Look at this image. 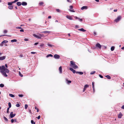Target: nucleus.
I'll use <instances>...</instances> for the list:
<instances>
[{"instance_id": "nucleus-10", "label": "nucleus", "mask_w": 124, "mask_h": 124, "mask_svg": "<svg viewBox=\"0 0 124 124\" xmlns=\"http://www.w3.org/2000/svg\"><path fill=\"white\" fill-rule=\"evenodd\" d=\"M33 36L34 37L37 39H40V38L39 37L38 35H37L35 34H33Z\"/></svg>"}, {"instance_id": "nucleus-47", "label": "nucleus", "mask_w": 124, "mask_h": 124, "mask_svg": "<svg viewBox=\"0 0 124 124\" xmlns=\"http://www.w3.org/2000/svg\"><path fill=\"white\" fill-rule=\"evenodd\" d=\"M69 10L70 11H71V12H75V11H74L73 9H72V10L69 9Z\"/></svg>"}, {"instance_id": "nucleus-54", "label": "nucleus", "mask_w": 124, "mask_h": 124, "mask_svg": "<svg viewBox=\"0 0 124 124\" xmlns=\"http://www.w3.org/2000/svg\"><path fill=\"white\" fill-rule=\"evenodd\" d=\"M73 8V7L72 6H70V9H72Z\"/></svg>"}, {"instance_id": "nucleus-15", "label": "nucleus", "mask_w": 124, "mask_h": 124, "mask_svg": "<svg viewBox=\"0 0 124 124\" xmlns=\"http://www.w3.org/2000/svg\"><path fill=\"white\" fill-rule=\"evenodd\" d=\"M87 8V7L86 6H83L81 8V9L82 10L85 9H86Z\"/></svg>"}, {"instance_id": "nucleus-3", "label": "nucleus", "mask_w": 124, "mask_h": 124, "mask_svg": "<svg viewBox=\"0 0 124 124\" xmlns=\"http://www.w3.org/2000/svg\"><path fill=\"white\" fill-rule=\"evenodd\" d=\"M121 17L120 16H118L116 19L115 20V21L116 23L119 22L121 19Z\"/></svg>"}, {"instance_id": "nucleus-6", "label": "nucleus", "mask_w": 124, "mask_h": 124, "mask_svg": "<svg viewBox=\"0 0 124 124\" xmlns=\"http://www.w3.org/2000/svg\"><path fill=\"white\" fill-rule=\"evenodd\" d=\"M54 58L56 59H59L60 58V56L57 54H55L54 56Z\"/></svg>"}, {"instance_id": "nucleus-35", "label": "nucleus", "mask_w": 124, "mask_h": 124, "mask_svg": "<svg viewBox=\"0 0 124 124\" xmlns=\"http://www.w3.org/2000/svg\"><path fill=\"white\" fill-rule=\"evenodd\" d=\"M4 86V85L2 84H0V87H3Z\"/></svg>"}, {"instance_id": "nucleus-5", "label": "nucleus", "mask_w": 124, "mask_h": 124, "mask_svg": "<svg viewBox=\"0 0 124 124\" xmlns=\"http://www.w3.org/2000/svg\"><path fill=\"white\" fill-rule=\"evenodd\" d=\"M16 114H13V112H11L10 114V117L11 118H12L14 117L16 115Z\"/></svg>"}, {"instance_id": "nucleus-45", "label": "nucleus", "mask_w": 124, "mask_h": 124, "mask_svg": "<svg viewBox=\"0 0 124 124\" xmlns=\"http://www.w3.org/2000/svg\"><path fill=\"white\" fill-rule=\"evenodd\" d=\"M7 31L6 30H4V31L3 32L4 33H7Z\"/></svg>"}, {"instance_id": "nucleus-27", "label": "nucleus", "mask_w": 124, "mask_h": 124, "mask_svg": "<svg viewBox=\"0 0 124 124\" xmlns=\"http://www.w3.org/2000/svg\"><path fill=\"white\" fill-rule=\"evenodd\" d=\"M9 9H12L13 8V6H12L9 5L8 7Z\"/></svg>"}, {"instance_id": "nucleus-36", "label": "nucleus", "mask_w": 124, "mask_h": 124, "mask_svg": "<svg viewBox=\"0 0 124 124\" xmlns=\"http://www.w3.org/2000/svg\"><path fill=\"white\" fill-rule=\"evenodd\" d=\"M89 86V85H85L84 86V87L86 88H87Z\"/></svg>"}, {"instance_id": "nucleus-17", "label": "nucleus", "mask_w": 124, "mask_h": 124, "mask_svg": "<svg viewBox=\"0 0 124 124\" xmlns=\"http://www.w3.org/2000/svg\"><path fill=\"white\" fill-rule=\"evenodd\" d=\"M66 81H67V82H66V83L67 84H69L71 82V81L70 80H68V79H66Z\"/></svg>"}, {"instance_id": "nucleus-11", "label": "nucleus", "mask_w": 124, "mask_h": 124, "mask_svg": "<svg viewBox=\"0 0 124 124\" xmlns=\"http://www.w3.org/2000/svg\"><path fill=\"white\" fill-rule=\"evenodd\" d=\"M66 17L67 19L70 20H72V17L70 16L67 15L66 16Z\"/></svg>"}, {"instance_id": "nucleus-38", "label": "nucleus", "mask_w": 124, "mask_h": 124, "mask_svg": "<svg viewBox=\"0 0 124 124\" xmlns=\"http://www.w3.org/2000/svg\"><path fill=\"white\" fill-rule=\"evenodd\" d=\"M47 45L48 46L50 47H52L53 46H54L53 45H52L51 44L49 43Z\"/></svg>"}, {"instance_id": "nucleus-16", "label": "nucleus", "mask_w": 124, "mask_h": 124, "mask_svg": "<svg viewBox=\"0 0 124 124\" xmlns=\"http://www.w3.org/2000/svg\"><path fill=\"white\" fill-rule=\"evenodd\" d=\"M22 5L23 6H25L27 5V3L25 2H22L21 3Z\"/></svg>"}, {"instance_id": "nucleus-56", "label": "nucleus", "mask_w": 124, "mask_h": 124, "mask_svg": "<svg viewBox=\"0 0 124 124\" xmlns=\"http://www.w3.org/2000/svg\"><path fill=\"white\" fill-rule=\"evenodd\" d=\"M24 40L25 41H27L28 40V39H24Z\"/></svg>"}, {"instance_id": "nucleus-62", "label": "nucleus", "mask_w": 124, "mask_h": 124, "mask_svg": "<svg viewBox=\"0 0 124 124\" xmlns=\"http://www.w3.org/2000/svg\"><path fill=\"white\" fill-rule=\"evenodd\" d=\"M5 66L6 68H7L8 67L7 65L6 64H5Z\"/></svg>"}, {"instance_id": "nucleus-21", "label": "nucleus", "mask_w": 124, "mask_h": 124, "mask_svg": "<svg viewBox=\"0 0 124 124\" xmlns=\"http://www.w3.org/2000/svg\"><path fill=\"white\" fill-rule=\"evenodd\" d=\"M51 32L50 31H44L43 32H42V33H50Z\"/></svg>"}, {"instance_id": "nucleus-51", "label": "nucleus", "mask_w": 124, "mask_h": 124, "mask_svg": "<svg viewBox=\"0 0 124 124\" xmlns=\"http://www.w3.org/2000/svg\"><path fill=\"white\" fill-rule=\"evenodd\" d=\"M11 121L12 123H13L14 121V120L13 119H12L11 120Z\"/></svg>"}, {"instance_id": "nucleus-52", "label": "nucleus", "mask_w": 124, "mask_h": 124, "mask_svg": "<svg viewBox=\"0 0 124 124\" xmlns=\"http://www.w3.org/2000/svg\"><path fill=\"white\" fill-rule=\"evenodd\" d=\"M67 1L68 2L70 3H71V0H67Z\"/></svg>"}, {"instance_id": "nucleus-19", "label": "nucleus", "mask_w": 124, "mask_h": 124, "mask_svg": "<svg viewBox=\"0 0 124 124\" xmlns=\"http://www.w3.org/2000/svg\"><path fill=\"white\" fill-rule=\"evenodd\" d=\"M122 114L120 112L119 114L118 117L119 118H121L122 117Z\"/></svg>"}, {"instance_id": "nucleus-31", "label": "nucleus", "mask_w": 124, "mask_h": 124, "mask_svg": "<svg viewBox=\"0 0 124 124\" xmlns=\"http://www.w3.org/2000/svg\"><path fill=\"white\" fill-rule=\"evenodd\" d=\"M9 95L10 96L12 97H13L15 96V95H14L11 94H9Z\"/></svg>"}, {"instance_id": "nucleus-46", "label": "nucleus", "mask_w": 124, "mask_h": 124, "mask_svg": "<svg viewBox=\"0 0 124 124\" xmlns=\"http://www.w3.org/2000/svg\"><path fill=\"white\" fill-rule=\"evenodd\" d=\"M92 87L94 88V82H92Z\"/></svg>"}, {"instance_id": "nucleus-12", "label": "nucleus", "mask_w": 124, "mask_h": 124, "mask_svg": "<svg viewBox=\"0 0 124 124\" xmlns=\"http://www.w3.org/2000/svg\"><path fill=\"white\" fill-rule=\"evenodd\" d=\"M39 5L40 6H44L45 5L44 3L43 2H41L39 3Z\"/></svg>"}, {"instance_id": "nucleus-34", "label": "nucleus", "mask_w": 124, "mask_h": 124, "mask_svg": "<svg viewBox=\"0 0 124 124\" xmlns=\"http://www.w3.org/2000/svg\"><path fill=\"white\" fill-rule=\"evenodd\" d=\"M8 105L9 106L8 108H10L11 106V103L10 102H9L8 103Z\"/></svg>"}, {"instance_id": "nucleus-37", "label": "nucleus", "mask_w": 124, "mask_h": 124, "mask_svg": "<svg viewBox=\"0 0 124 124\" xmlns=\"http://www.w3.org/2000/svg\"><path fill=\"white\" fill-rule=\"evenodd\" d=\"M19 75L21 77H23V75L21 74V73L20 71H19Z\"/></svg>"}, {"instance_id": "nucleus-26", "label": "nucleus", "mask_w": 124, "mask_h": 124, "mask_svg": "<svg viewBox=\"0 0 124 124\" xmlns=\"http://www.w3.org/2000/svg\"><path fill=\"white\" fill-rule=\"evenodd\" d=\"M105 77H106L108 79H110L111 78V77L108 75H107L105 76Z\"/></svg>"}, {"instance_id": "nucleus-23", "label": "nucleus", "mask_w": 124, "mask_h": 124, "mask_svg": "<svg viewBox=\"0 0 124 124\" xmlns=\"http://www.w3.org/2000/svg\"><path fill=\"white\" fill-rule=\"evenodd\" d=\"M8 42V41L7 40H4L2 41L1 42L2 44L6 43Z\"/></svg>"}, {"instance_id": "nucleus-39", "label": "nucleus", "mask_w": 124, "mask_h": 124, "mask_svg": "<svg viewBox=\"0 0 124 124\" xmlns=\"http://www.w3.org/2000/svg\"><path fill=\"white\" fill-rule=\"evenodd\" d=\"M31 122L32 124H35V122H34V121L32 120H31Z\"/></svg>"}, {"instance_id": "nucleus-40", "label": "nucleus", "mask_w": 124, "mask_h": 124, "mask_svg": "<svg viewBox=\"0 0 124 124\" xmlns=\"http://www.w3.org/2000/svg\"><path fill=\"white\" fill-rule=\"evenodd\" d=\"M28 107V105L27 104H25V105L24 108L25 109H26Z\"/></svg>"}, {"instance_id": "nucleus-29", "label": "nucleus", "mask_w": 124, "mask_h": 124, "mask_svg": "<svg viewBox=\"0 0 124 124\" xmlns=\"http://www.w3.org/2000/svg\"><path fill=\"white\" fill-rule=\"evenodd\" d=\"M17 41V40L16 39H14L12 40H11V42H16Z\"/></svg>"}, {"instance_id": "nucleus-50", "label": "nucleus", "mask_w": 124, "mask_h": 124, "mask_svg": "<svg viewBox=\"0 0 124 124\" xmlns=\"http://www.w3.org/2000/svg\"><path fill=\"white\" fill-rule=\"evenodd\" d=\"M39 43L38 42L35 43L34 44V45L35 46H36V45H38Z\"/></svg>"}, {"instance_id": "nucleus-9", "label": "nucleus", "mask_w": 124, "mask_h": 124, "mask_svg": "<svg viewBox=\"0 0 124 124\" xmlns=\"http://www.w3.org/2000/svg\"><path fill=\"white\" fill-rule=\"evenodd\" d=\"M69 69L70 70L72 71L74 73H76V70H75L73 69V68H70Z\"/></svg>"}, {"instance_id": "nucleus-48", "label": "nucleus", "mask_w": 124, "mask_h": 124, "mask_svg": "<svg viewBox=\"0 0 124 124\" xmlns=\"http://www.w3.org/2000/svg\"><path fill=\"white\" fill-rule=\"evenodd\" d=\"M99 76L100 78H102L103 77V76L102 75H101L100 74H99Z\"/></svg>"}, {"instance_id": "nucleus-18", "label": "nucleus", "mask_w": 124, "mask_h": 124, "mask_svg": "<svg viewBox=\"0 0 124 124\" xmlns=\"http://www.w3.org/2000/svg\"><path fill=\"white\" fill-rule=\"evenodd\" d=\"M78 30L79 31H80L83 32H85L86 31V30H84L83 28H81L80 29H78Z\"/></svg>"}, {"instance_id": "nucleus-2", "label": "nucleus", "mask_w": 124, "mask_h": 124, "mask_svg": "<svg viewBox=\"0 0 124 124\" xmlns=\"http://www.w3.org/2000/svg\"><path fill=\"white\" fill-rule=\"evenodd\" d=\"M2 70L7 73H9V70L8 69L6 68L4 65H3L1 67L0 66V70Z\"/></svg>"}, {"instance_id": "nucleus-61", "label": "nucleus", "mask_w": 124, "mask_h": 124, "mask_svg": "<svg viewBox=\"0 0 124 124\" xmlns=\"http://www.w3.org/2000/svg\"><path fill=\"white\" fill-rule=\"evenodd\" d=\"M36 53L35 52H31V54H35Z\"/></svg>"}, {"instance_id": "nucleus-1", "label": "nucleus", "mask_w": 124, "mask_h": 124, "mask_svg": "<svg viewBox=\"0 0 124 124\" xmlns=\"http://www.w3.org/2000/svg\"><path fill=\"white\" fill-rule=\"evenodd\" d=\"M70 66L73 68L74 69H76L78 68V66L76 65L75 62H73L72 61H70Z\"/></svg>"}, {"instance_id": "nucleus-30", "label": "nucleus", "mask_w": 124, "mask_h": 124, "mask_svg": "<svg viewBox=\"0 0 124 124\" xmlns=\"http://www.w3.org/2000/svg\"><path fill=\"white\" fill-rule=\"evenodd\" d=\"M115 49V47L114 46H112L111 47V51H113Z\"/></svg>"}, {"instance_id": "nucleus-59", "label": "nucleus", "mask_w": 124, "mask_h": 124, "mask_svg": "<svg viewBox=\"0 0 124 124\" xmlns=\"http://www.w3.org/2000/svg\"><path fill=\"white\" fill-rule=\"evenodd\" d=\"M23 55L22 54H21L19 55V57L21 58L23 57Z\"/></svg>"}, {"instance_id": "nucleus-4", "label": "nucleus", "mask_w": 124, "mask_h": 124, "mask_svg": "<svg viewBox=\"0 0 124 124\" xmlns=\"http://www.w3.org/2000/svg\"><path fill=\"white\" fill-rule=\"evenodd\" d=\"M0 72L5 77H7L8 76V75L6 74V72L4 71L3 70L0 71Z\"/></svg>"}, {"instance_id": "nucleus-25", "label": "nucleus", "mask_w": 124, "mask_h": 124, "mask_svg": "<svg viewBox=\"0 0 124 124\" xmlns=\"http://www.w3.org/2000/svg\"><path fill=\"white\" fill-rule=\"evenodd\" d=\"M4 120H5V122H8V119H7V118L5 117V116H4Z\"/></svg>"}, {"instance_id": "nucleus-24", "label": "nucleus", "mask_w": 124, "mask_h": 124, "mask_svg": "<svg viewBox=\"0 0 124 124\" xmlns=\"http://www.w3.org/2000/svg\"><path fill=\"white\" fill-rule=\"evenodd\" d=\"M53 56V55L52 54H50L47 55L46 56V57L48 58L49 57H52Z\"/></svg>"}, {"instance_id": "nucleus-13", "label": "nucleus", "mask_w": 124, "mask_h": 124, "mask_svg": "<svg viewBox=\"0 0 124 124\" xmlns=\"http://www.w3.org/2000/svg\"><path fill=\"white\" fill-rule=\"evenodd\" d=\"M6 58V56H3L0 57V60H4Z\"/></svg>"}, {"instance_id": "nucleus-7", "label": "nucleus", "mask_w": 124, "mask_h": 124, "mask_svg": "<svg viewBox=\"0 0 124 124\" xmlns=\"http://www.w3.org/2000/svg\"><path fill=\"white\" fill-rule=\"evenodd\" d=\"M96 47L98 48L99 49H101V45L99 43H97L95 45Z\"/></svg>"}, {"instance_id": "nucleus-44", "label": "nucleus", "mask_w": 124, "mask_h": 124, "mask_svg": "<svg viewBox=\"0 0 124 124\" xmlns=\"http://www.w3.org/2000/svg\"><path fill=\"white\" fill-rule=\"evenodd\" d=\"M16 107H18L20 106V105L19 104H17L16 105Z\"/></svg>"}, {"instance_id": "nucleus-57", "label": "nucleus", "mask_w": 124, "mask_h": 124, "mask_svg": "<svg viewBox=\"0 0 124 124\" xmlns=\"http://www.w3.org/2000/svg\"><path fill=\"white\" fill-rule=\"evenodd\" d=\"M20 31L21 32H23L24 31V30L23 29H21L20 30Z\"/></svg>"}, {"instance_id": "nucleus-53", "label": "nucleus", "mask_w": 124, "mask_h": 124, "mask_svg": "<svg viewBox=\"0 0 124 124\" xmlns=\"http://www.w3.org/2000/svg\"><path fill=\"white\" fill-rule=\"evenodd\" d=\"M44 45V44H42L40 45V46L41 47H42Z\"/></svg>"}, {"instance_id": "nucleus-55", "label": "nucleus", "mask_w": 124, "mask_h": 124, "mask_svg": "<svg viewBox=\"0 0 124 124\" xmlns=\"http://www.w3.org/2000/svg\"><path fill=\"white\" fill-rule=\"evenodd\" d=\"M40 116H39L37 117V119H40Z\"/></svg>"}, {"instance_id": "nucleus-28", "label": "nucleus", "mask_w": 124, "mask_h": 124, "mask_svg": "<svg viewBox=\"0 0 124 124\" xmlns=\"http://www.w3.org/2000/svg\"><path fill=\"white\" fill-rule=\"evenodd\" d=\"M38 34V35L39 36V37L40 38V39L41 38V37H43V34L39 33V34Z\"/></svg>"}, {"instance_id": "nucleus-49", "label": "nucleus", "mask_w": 124, "mask_h": 124, "mask_svg": "<svg viewBox=\"0 0 124 124\" xmlns=\"http://www.w3.org/2000/svg\"><path fill=\"white\" fill-rule=\"evenodd\" d=\"M9 108H8L7 109V113H8L9 112Z\"/></svg>"}, {"instance_id": "nucleus-42", "label": "nucleus", "mask_w": 124, "mask_h": 124, "mask_svg": "<svg viewBox=\"0 0 124 124\" xmlns=\"http://www.w3.org/2000/svg\"><path fill=\"white\" fill-rule=\"evenodd\" d=\"M56 11L58 12H60V10L59 9H56Z\"/></svg>"}, {"instance_id": "nucleus-33", "label": "nucleus", "mask_w": 124, "mask_h": 124, "mask_svg": "<svg viewBox=\"0 0 124 124\" xmlns=\"http://www.w3.org/2000/svg\"><path fill=\"white\" fill-rule=\"evenodd\" d=\"M13 4L12 2H9L8 3V5H11Z\"/></svg>"}, {"instance_id": "nucleus-22", "label": "nucleus", "mask_w": 124, "mask_h": 124, "mask_svg": "<svg viewBox=\"0 0 124 124\" xmlns=\"http://www.w3.org/2000/svg\"><path fill=\"white\" fill-rule=\"evenodd\" d=\"M16 4L18 6H21L22 4L20 2H17Z\"/></svg>"}, {"instance_id": "nucleus-20", "label": "nucleus", "mask_w": 124, "mask_h": 124, "mask_svg": "<svg viewBox=\"0 0 124 124\" xmlns=\"http://www.w3.org/2000/svg\"><path fill=\"white\" fill-rule=\"evenodd\" d=\"M76 73H78L80 75H82L83 74V72L80 71H76Z\"/></svg>"}, {"instance_id": "nucleus-32", "label": "nucleus", "mask_w": 124, "mask_h": 124, "mask_svg": "<svg viewBox=\"0 0 124 124\" xmlns=\"http://www.w3.org/2000/svg\"><path fill=\"white\" fill-rule=\"evenodd\" d=\"M95 72H96L95 71H92L90 72V74L92 75L95 73Z\"/></svg>"}, {"instance_id": "nucleus-63", "label": "nucleus", "mask_w": 124, "mask_h": 124, "mask_svg": "<svg viewBox=\"0 0 124 124\" xmlns=\"http://www.w3.org/2000/svg\"><path fill=\"white\" fill-rule=\"evenodd\" d=\"M93 93H94V91H95V89H94V88H93Z\"/></svg>"}, {"instance_id": "nucleus-8", "label": "nucleus", "mask_w": 124, "mask_h": 124, "mask_svg": "<svg viewBox=\"0 0 124 124\" xmlns=\"http://www.w3.org/2000/svg\"><path fill=\"white\" fill-rule=\"evenodd\" d=\"M74 17L75 18V19H78V20L80 22H82L83 21V19H81L79 18L76 16H74Z\"/></svg>"}, {"instance_id": "nucleus-60", "label": "nucleus", "mask_w": 124, "mask_h": 124, "mask_svg": "<svg viewBox=\"0 0 124 124\" xmlns=\"http://www.w3.org/2000/svg\"><path fill=\"white\" fill-rule=\"evenodd\" d=\"M75 27L76 28H78L79 27V26L78 25H75Z\"/></svg>"}, {"instance_id": "nucleus-64", "label": "nucleus", "mask_w": 124, "mask_h": 124, "mask_svg": "<svg viewBox=\"0 0 124 124\" xmlns=\"http://www.w3.org/2000/svg\"><path fill=\"white\" fill-rule=\"evenodd\" d=\"M51 18V16H49L48 17V18H49V19H50Z\"/></svg>"}, {"instance_id": "nucleus-41", "label": "nucleus", "mask_w": 124, "mask_h": 124, "mask_svg": "<svg viewBox=\"0 0 124 124\" xmlns=\"http://www.w3.org/2000/svg\"><path fill=\"white\" fill-rule=\"evenodd\" d=\"M18 96L20 97H22L23 96V95L22 94H19L18 95Z\"/></svg>"}, {"instance_id": "nucleus-43", "label": "nucleus", "mask_w": 124, "mask_h": 124, "mask_svg": "<svg viewBox=\"0 0 124 124\" xmlns=\"http://www.w3.org/2000/svg\"><path fill=\"white\" fill-rule=\"evenodd\" d=\"M16 29H22V28L20 27H16Z\"/></svg>"}, {"instance_id": "nucleus-58", "label": "nucleus", "mask_w": 124, "mask_h": 124, "mask_svg": "<svg viewBox=\"0 0 124 124\" xmlns=\"http://www.w3.org/2000/svg\"><path fill=\"white\" fill-rule=\"evenodd\" d=\"M86 88H85L84 87V88L83 89V92H84L85 90H86Z\"/></svg>"}, {"instance_id": "nucleus-14", "label": "nucleus", "mask_w": 124, "mask_h": 124, "mask_svg": "<svg viewBox=\"0 0 124 124\" xmlns=\"http://www.w3.org/2000/svg\"><path fill=\"white\" fill-rule=\"evenodd\" d=\"M59 71L60 73L61 74L62 73V66H60L59 69Z\"/></svg>"}]
</instances>
